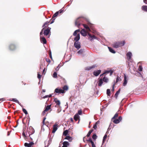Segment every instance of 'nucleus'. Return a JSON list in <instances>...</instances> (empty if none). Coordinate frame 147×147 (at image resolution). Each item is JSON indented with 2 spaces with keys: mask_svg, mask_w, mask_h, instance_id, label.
Returning <instances> with one entry per match:
<instances>
[{
  "mask_svg": "<svg viewBox=\"0 0 147 147\" xmlns=\"http://www.w3.org/2000/svg\"><path fill=\"white\" fill-rule=\"evenodd\" d=\"M34 144L33 142H30L29 144H28V147H31V146Z\"/></svg>",
  "mask_w": 147,
  "mask_h": 147,
  "instance_id": "42",
  "label": "nucleus"
},
{
  "mask_svg": "<svg viewBox=\"0 0 147 147\" xmlns=\"http://www.w3.org/2000/svg\"><path fill=\"white\" fill-rule=\"evenodd\" d=\"M125 44L124 41H118L114 42L113 45V47L115 48H117L119 47L123 46Z\"/></svg>",
  "mask_w": 147,
  "mask_h": 147,
  "instance_id": "1",
  "label": "nucleus"
},
{
  "mask_svg": "<svg viewBox=\"0 0 147 147\" xmlns=\"http://www.w3.org/2000/svg\"><path fill=\"white\" fill-rule=\"evenodd\" d=\"M108 48L109 51L113 53H115V51L112 48L109 47H108Z\"/></svg>",
  "mask_w": 147,
  "mask_h": 147,
  "instance_id": "25",
  "label": "nucleus"
},
{
  "mask_svg": "<svg viewBox=\"0 0 147 147\" xmlns=\"http://www.w3.org/2000/svg\"><path fill=\"white\" fill-rule=\"evenodd\" d=\"M31 129H32V132H33L32 133L30 134H32L34 133V130L33 129V128L32 127H31Z\"/></svg>",
  "mask_w": 147,
  "mask_h": 147,
  "instance_id": "57",
  "label": "nucleus"
},
{
  "mask_svg": "<svg viewBox=\"0 0 147 147\" xmlns=\"http://www.w3.org/2000/svg\"><path fill=\"white\" fill-rule=\"evenodd\" d=\"M40 40L41 42H43V43L44 44H45L46 43L47 41L45 38L44 37H41L40 38Z\"/></svg>",
  "mask_w": 147,
  "mask_h": 147,
  "instance_id": "17",
  "label": "nucleus"
},
{
  "mask_svg": "<svg viewBox=\"0 0 147 147\" xmlns=\"http://www.w3.org/2000/svg\"><path fill=\"white\" fill-rule=\"evenodd\" d=\"M98 121H97L93 126V128L95 129H96L97 128V124L98 123Z\"/></svg>",
  "mask_w": 147,
  "mask_h": 147,
  "instance_id": "43",
  "label": "nucleus"
},
{
  "mask_svg": "<svg viewBox=\"0 0 147 147\" xmlns=\"http://www.w3.org/2000/svg\"><path fill=\"white\" fill-rule=\"evenodd\" d=\"M97 65L96 64H94L91 66L87 67L86 68V69L87 70H89L92 69H94L97 67Z\"/></svg>",
  "mask_w": 147,
  "mask_h": 147,
  "instance_id": "10",
  "label": "nucleus"
},
{
  "mask_svg": "<svg viewBox=\"0 0 147 147\" xmlns=\"http://www.w3.org/2000/svg\"><path fill=\"white\" fill-rule=\"evenodd\" d=\"M88 25H87L86 24H83V25L84 27L86 29V30L88 32H89L91 31L89 27H91V24L89 22L88 23Z\"/></svg>",
  "mask_w": 147,
  "mask_h": 147,
  "instance_id": "6",
  "label": "nucleus"
},
{
  "mask_svg": "<svg viewBox=\"0 0 147 147\" xmlns=\"http://www.w3.org/2000/svg\"><path fill=\"white\" fill-rule=\"evenodd\" d=\"M110 70H106L105 71V72L103 73V74H108L110 73Z\"/></svg>",
  "mask_w": 147,
  "mask_h": 147,
  "instance_id": "46",
  "label": "nucleus"
},
{
  "mask_svg": "<svg viewBox=\"0 0 147 147\" xmlns=\"http://www.w3.org/2000/svg\"><path fill=\"white\" fill-rule=\"evenodd\" d=\"M83 51L84 50L83 49H81L77 52V53L79 54H81L83 53Z\"/></svg>",
  "mask_w": 147,
  "mask_h": 147,
  "instance_id": "33",
  "label": "nucleus"
},
{
  "mask_svg": "<svg viewBox=\"0 0 147 147\" xmlns=\"http://www.w3.org/2000/svg\"><path fill=\"white\" fill-rule=\"evenodd\" d=\"M53 95V94H50L49 95H45V96H43L42 97V98L43 99H45L46 98H48V97H49V98L51 97Z\"/></svg>",
  "mask_w": 147,
  "mask_h": 147,
  "instance_id": "28",
  "label": "nucleus"
},
{
  "mask_svg": "<svg viewBox=\"0 0 147 147\" xmlns=\"http://www.w3.org/2000/svg\"><path fill=\"white\" fill-rule=\"evenodd\" d=\"M43 30H44V28H43L42 29L41 32L40 33V38L42 37V33H43Z\"/></svg>",
  "mask_w": 147,
  "mask_h": 147,
  "instance_id": "44",
  "label": "nucleus"
},
{
  "mask_svg": "<svg viewBox=\"0 0 147 147\" xmlns=\"http://www.w3.org/2000/svg\"><path fill=\"white\" fill-rule=\"evenodd\" d=\"M22 111L23 112L26 114L27 115L28 114V112L26 109L24 108L22 109Z\"/></svg>",
  "mask_w": 147,
  "mask_h": 147,
  "instance_id": "41",
  "label": "nucleus"
},
{
  "mask_svg": "<svg viewBox=\"0 0 147 147\" xmlns=\"http://www.w3.org/2000/svg\"><path fill=\"white\" fill-rule=\"evenodd\" d=\"M53 77L54 78H56L57 77V74L56 72H54L53 74Z\"/></svg>",
  "mask_w": 147,
  "mask_h": 147,
  "instance_id": "38",
  "label": "nucleus"
},
{
  "mask_svg": "<svg viewBox=\"0 0 147 147\" xmlns=\"http://www.w3.org/2000/svg\"><path fill=\"white\" fill-rule=\"evenodd\" d=\"M143 2L146 4H147V0H143Z\"/></svg>",
  "mask_w": 147,
  "mask_h": 147,
  "instance_id": "61",
  "label": "nucleus"
},
{
  "mask_svg": "<svg viewBox=\"0 0 147 147\" xmlns=\"http://www.w3.org/2000/svg\"><path fill=\"white\" fill-rule=\"evenodd\" d=\"M120 89H119L115 93V97L117 99L118 94L120 93Z\"/></svg>",
  "mask_w": 147,
  "mask_h": 147,
  "instance_id": "23",
  "label": "nucleus"
},
{
  "mask_svg": "<svg viewBox=\"0 0 147 147\" xmlns=\"http://www.w3.org/2000/svg\"><path fill=\"white\" fill-rule=\"evenodd\" d=\"M54 101L56 103L57 105H59L60 104V100H58L57 98H54Z\"/></svg>",
  "mask_w": 147,
  "mask_h": 147,
  "instance_id": "19",
  "label": "nucleus"
},
{
  "mask_svg": "<svg viewBox=\"0 0 147 147\" xmlns=\"http://www.w3.org/2000/svg\"><path fill=\"white\" fill-rule=\"evenodd\" d=\"M63 10L61 9L59 11V13H61L63 12Z\"/></svg>",
  "mask_w": 147,
  "mask_h": 147,
  "instance_id": "50",
  "label": "nucleus"
},
{
  "mask_svg": "<svg viewBox=\"0 0 147 147\" xmlns=\"http://www.w3.org/2000/svg\"><path fill=\"white\" fill-rule=\"evenodd\" d=\"M59 13V11H57L53 15L52 19H53L54 18L56 17L58 15Z\"/></svg>",
  "mask_w": 147,
  "mask_h": 147,
  "instance_id": "26",
  "label": "nucleus"
},
{
  "mask_svg": "<svg viewBox=\"0 0 147 147\" xmlns=\"http://www.w3.org/2000/svg\"><path fill=\"white\" fill-rule=\"evenodd\" d=\"M101 71L100 70L94 71L93 72V74L95 76H98L101 73Z\"/></svg>",
  "mask_w": 147,
  "mask_h": 147,
  "instance_id": "14",
  "label": "nucleus"
},
{
  "mask_svg": "<svg viewBox=\"0 0 147 147\" xmlns=\"http://www.w3.org/2000/svg\"><path fill=\"white\" fill-rule=\"evenodd\" d=\"M49 56L50 58H51V59H52V55L51 54V52H50V53L49 54Z\"/></svg>",
  "mask_w": 147,
  "mask_h": 147,
  "instance_id": "64",
  "label": "nucleus"
},
{
  "mask_svg": "<svg viewBox=\"0 0 147 147\" xmlns=\"http://www.w3.org/2000/svg\"><path fill=\"white\" fill-rule=\"evenodd\" d=\"M41 75L40 74H38L37 77L39 79L40 78H41Z\"/></svg>",
  "mask_w": 147,
  "mask_h": 147,
  "instance_id": "54",
  "label": "nucleus"
},
{
  "mask_svg": "<svg viewBox=\"0 0 147 147\" xmlns=\"http://www.w3.org/2000/svg\"><path fill=\"white\" fill-rule=\"evenodd\" d=\"M51 28H48L47 29L44 31V34L45 35L47 36L49 34Z\"/></svg>",
  "mask_w": 147,
  "mask_h": 147,
  "instance_id": "13",
  "label": "nucleus"
},
{
  "mask_svg": "<svg viewBox=\"0 0 147 147\" xmlns=\"http://www.w3.org/2000/svg\"><path fill=\"white\" fill-rule=\"evenodd\" d=\"M9 100L11 101H12L13 102H15L18 103L19 105H20L21 107H23V106L20 104V103L19 102V101L16 98H12L11 99Z\"/></svg>",
  "mask_w": 147,
  "mask_h": 147,
  "instance_id": "15",
  "label": "nucleus"
},
{
  "mask_svg": "<svg viewBox=\"0 0 147 147\" xmlns=\"http://www.w3.org/2000/svg\"><path fill=\"white\" fill-rule=\"evenodd\" d=\"M58 124H57V123L53 125V129L52 131L53 133H55L57 130L58 127Z\"/></svg>",
  "mask_w": 147,
  "mask_h": 147,
  "instance_id": "9",
  "label": "nucleus"
},
{
  "mask_svg": "<svg viewBox=\"0 0 147 147\" xmlns=\"http://www.w3.org/2000/svg\"><path fill=\"white\" fill-rule=\"evenodd\" d=\"M112 121L115 124H117L120 122V121L118 119H115L112 120Z\"/></svg>",
  "mask_w": 147,
  "mask_h": 147,
  "instance_id": "20",
  "label": "nucleus"
},
{
  "mask_svg": "<svg viewBox=\"0 0 147 147\" xmlns=\"http://www.w3.org/2000/svg\"><path fill=\"white\" fill-rule=\"evenodd\" d=\"M84 20V18L82 17L78 18L75 21L76 25L78 26H80L82 24V23L83 22Z\"/></svg>",
  "mask_w": 147,
  "mask_h": 147,
  "instance_id": "3",
  "label": "nucleus"
},
{
  "mask_svg": "<svg viewBox=\"0 0 147 147\" xmlns=\"http://www.w3.org/2000/svg\"><path fill=\"white\" fill-rule=\"evenodd\" d=\"M141 9L145 12H147V6L143 5L141 7Z\"/></svg>",
  "mask_w": 147,
  "mask_h": 147,
  "instance_id": "18",
  "label": "nucleus"
},
{
  "mask_svg": "<svg viewBox=\"0 0 147 147\" xmlns=\"http://www.w3.org/2000/svg\"><path fill=\"white\" fill-rule=\"evenodd\" d=\"M9 49L11 50H13L15 49L16 47L13 44H11L9 47Z\"/></svg>",
  "mask_w": 147,
  "mask_h": 147,
  "instance_id": "16",
  "label": "nucleus"
},
{
  "mask_svg": "<svg viewBox=\"0 0 147 147\" xmlns=\"http://www.w3.org/2000/svg\"><path fill=\"white\" fill-rule=\"evenodd\" d=\"M46 119V117H44L43 118V121H42V122H43V125H44L45 121Z\"/></svg>",
  "mask_w": 147,
  "mask_h": 147,
  "instance_id": "55",
  "label": "nucleus"
},
{
  "mask_svg": "<svg viewBox=\"0 0 147 147\" xmlns=\"http://www.w3.org/2000/svg\"><path fill=\"white\" fill-rule=\"evenodd\" d=\"M55 18H53V19H51V20H52V21L51 22V23H50V24H52L54 22V20H55Z\"/></svg>",
  "mask_w": 147,
  "mask_h": 147,
  "instance_id": "52",
  "label": "nucleus"
},
{
  "mask_svg": "<svg viewBox=\"0 0 147 147\" xmlns=\"http://www.w3.org/2000/svg\"><path fill=\"white\" fill-rule=\"evenodd\" d=\"M128 80L127 79V77L126 76V75L125 74H124V82L123 83V85L124 86H125L127 84V80Z\"/></svg>",
  "mask_w": 147,
  "mask_h": 147,
  "instance_id": "12",
  "label": "nucleus"
},
{
  "mask_svg": "<svg viewBox=\"0 0 147 147\" xmlns=\"http://www.w3.org/2000/svg\"><path fill=\"white\" fill-rule=\"evenodd\" d=\"M74 46L78 50L81 48V44L79 42H75L74 44Z\"/></svg>",
  "mask_w": 147,
  "mask_h": 147,
  "instance_id": "7",
  "label": "nucleus"
},
{
  "mask_svg": "<svg viewBox=\"0 0 147 147\" xmlns=\"http://www.w3.org/2000/svg\"><path fill=\"white\" fill-rule=\"evenodd\" d=\"M82 111L81 110H79L78 111V113L77 114H78V115H81L82 114Z\"/></svg>",
  "mask_w": 147,
  "mask_h": 147,
  "instance_id": "45",
  "label": "nucleus"
},
{
  "mask_svg": "<svg viewBox=\"0 0 147 147\" xmlns=\"http://www.w3.org/2000/svg\"><path fill=\"white\" fill-rule=\"evenodd\" d=\"M51 140H49L48 142V145H50L51 144Z\"/></svg>",
  "mask_w": 147,
  "mask_h": 147,
  "instance_id": "59",
  "label": "nucleus"
},
{
  "mask_svg": "<svg viewBox=\"0 0 147 147\" xmlns=\"http://www.w3.org/2000/svg\"><path fill=\"white\" fill-rule=\"evenodd\" d=\"M113 71L112 70H110V76H111L112 74L113 73Z\"/></svg>",
  "mask_w": 147,
  "mask_h": 147,
  "instance_id": "51",
  "label": "nucleus"
},
{
  "mask_svg": "<svg viewBox=\"0 0 147 147\" xmlns=\"http://www.w3.org/2000/svg\"><path fill=\"white\" fill-rule=\"evenodd\" d=\"M50 22H49V21H47L44 24H43V25L42 26V27H44L46 25H47Z\"/></svg>",
  "mask_w": 147,
  "mask_h": 147,
  "instance_id": "47",
  "label": "nucleus"
},
{
  "mask_svg": "<svg viewBox=\"0 0 147 147\" xmlns=\"http://www.w3.org/2000/svg\"><path fill=\"white\" fill-rule=\"evenodd\" d=\"M80 117L79 116L78 114H76L74 117V119L76 121H77Z\"/></svg>",
  "mask_w": 147,
  "mask_h": 147,
  "instance_id": "21",
  "label": "nucleus"
},
{
  "mask_svg": "<svg viewBox=\"0 0 147 147\" xmlns=\"http://www.w3.org/2000/svg\"><path fill=\"white\" fill-rule=\"evenodd\" d=\"M91 144H92V147H96L94 145V142H93V143H92Z\"/></svg>",
  "mask_w": 147,
  "mask_h": 147,
  "instance_id": "62",
  "label": "nucleus"
},
{
  "mask_svg": "<svg viewBox=\"0 0 147 147\" xmlns=\"http://www.w3.org/2000/svg\"><path fill=\"white\" fill-rule=\"evenodd\" d=\"M121 80V79L118 76H117V78L116 83H117V82H118L120 81Z\"/></svg>",
  "mask_w": 147,
  "mask_h": 147,
  "instance_id": "40",
  "label": "nucleus"
},
{
  "mask_svg": "<svg viewBox=\"0 0 147 147\" xmlns=\"http://www.w3.org/2000/svg\"><path fill=\"white\" fill-rule=\"evenodd\" d=\"M63 90H64L67 91L68 89V87L67 86H64L63 88Z\"/></svg>",
  "mask_w": 147,
  "mask_h": 147,
  "instance_id": "32",
  "label": "nucleus"
},
{
  "mask_svg": "<svg viewBox=\"0 0 147 147\" xmlns=\"http://www.w3.org/2000/svg\"><path fill=\"white\" fill-rule=\"evenodd\" d=\"M51 105H47L46 107L45 111H47L50 109H51Z\"/></svg>",
  "mask_w": 147,
  "mask_h": 147,
  "instance_id": "29",
  "label": "nucleus"
},
{
  "mask_svg": "<svg viewBox=\"0 0 147 147\" xmlns=\"http://www.w3.org/2000/svg\"><path fill=\"white\" fill-rule=\"evenodd\" d=\"M54 92L58 94L63 93L65 92V91L63 89L58 88H56Z\"/></svg>",
  "mask_w": 147,
  "mask_h": 147,
  "instance_id": "8",
  "label": "nucleus"
},
{
  "mask_svg": "<svg viewBox=\"0 0 147 147\" xmlns=\"http://www.w3.org/2000/svg\"><path fill=\"white\" fill-rule=\"evenodd\" d=\"M103 83L102 80V79H100L98 81V86H102Z\"/></svg>",
  "mask_w": 147,
  "mask_h": 147,
  "instance_id": "22",
  "label": "nucleus"
},
{
  "mask_svg": "<svg viewBox=\"0 0 147 147\" xmlns=\"http://www.w3.org/2000/svg\"><path fill=\"white\" fill-rule=\"evenodd\" d=\"M63 145L67 147L69 145V143L67 142L64 141L63 143Z\"/></svg>",
  "mask_w": 147,
  "mask_h": 147,
  "instance_id": "31",
  "label": "nucleus"
},
{
  "mask_svg": "<svg viewBox=\"0 0 147 147\" xmlns=\"http://www.w3.org/2000/svg\"><path fill=\"white\" fill-rule=\"evenodd\" d=\"M28 144L27 143H25V144H24V146H27L28 147Z\"/></svg>",
  "mask_w": 147,
  "mask_h": 147,
  "instance_id": "60",
  "label": "nucleus"
},
{
  "mask_svg": "<svg viewBox=\"0 0 147 147\" xmlns=\"http://www.w3.org/2000/svg\"><path fill=\"white\" fill-rule=\"evenodd\" d=\"M118 119L120 121H120H121L122 120V117H121V116L119 117V119Z\"/></svg>",
  "mask_w": 147,
  "mask_h": 147,
  "instance_id": "53",
  "label": "nucleus"
},
{
  "mask_svg": "<svg viewBox=\"0 0 147 147\" xmlns=\"http://www.w3.org/2000/svg\"><path fill=\"white\" fill-rule=\"evenodd\" d=\"M93 129H91V130H90L88 132V133L87 135V136L88 137H89L90 136L91 134L93 132Z\"/></svg>",
  "mask_w": 147,
  "mask_h": 147,
  "instance_id": "34",
  "label": "nucleus"
},
{
  "mask_svg": "<svg viewBox=\"0 0 147 147\" xmlns=\"http://www.w3.org/2000/svg\"><path fill=\"white\" fill-rule=\"evenodd\" d=\"M4 100L5 99L4 98H1L0 99V101H4Z\"/></svg>",
  "mask_w": 147,
  "mask_h": 147,
  "instance_id": "63",
  "label": "nucleus"
},
{
  "mask_svg": "<svg viewBox=\"0 0 147 147\" xmlns=\"http://www.w3.org/2000/svg\"><path fill=\"white\" fill-rule=\"evenodd\" d=\"M68 133V130H66L63 132V135L66 136L67 135Z\"/></svg>",
  "mask_w": 147,
  "mask_h": 147,
  "instance_id": "37",
  "label": "nucleus"
},
{
  "mask_svg": "<svg viewBox=\"0 0 147 147\" xmlns=\"http://www.w3.org/2000/svg\"><path fill=\"white\" fill-rule=\"evenodd\" d=\"M107 94L108 96L110 95V91L109 89H107Z\"/></svg>",
  "mask_w": 147,
  "mask_h": 147,
  "instance_id": "36",
  "label": "nucleus"
},
{
  "mask_svg": "<svg viewBox=\"0 0 147 147\" xmlns=\"http://www.w3.org/2000/svg\"><path fill=\"white\" fill-rule=\"evenodd\" d=\"M80 32L81 34L84 36H86L87 34L88 35V33H89V32L86 30L84 29H82L80 31Z\"/></svg>",
  "mask_w": 147,
  "mask_h": 147,
  "instance_id": "5",
  "label": "nucleus"
},
{
  "mask_svg": "<svg viewBox=\"0 0 147 147\" xmlns=\"http://www.w3.org/2000/svg\"><path fill=\"white\" fill-rule=\"evenodd\" d=\"M118 116V114L117 113H116L114 115V117L112 118V120H113V119H115V118L117 117Z\"/></svg>",
  "mask_w": 147,
  "mask_h": 147,
  "instance_id": "39",
  "label": "nucleus"
},
{
  "mask_svg": "<svg viewBox=\"0 0 147 147\" xmlns=\"http://www.w3.org/2000/svg\"><path fill=\"white\" fill-rule=\"evenodd\" d=\"M127 59L128 61H130L132 56V54L130 52H128L126 54Z\"/></svg>",
  "mask_w": 147,
  "mask_h": 147,
  "instance_id": "11",
  "label": "nucleus"
},
{
  "mask_svg": "<svg viewBox=\"0 0 147 147\" xmlns=\"http://www.w3.org/2000/svg\"><path fill=\"white\" fill-rule=\"evenodd\" d=\"M97 138V136L95 134H94L93 135L92 138L93 139L95 140Z\"/></svg>",
  "mask_w": 147,
  "mask_h": 147,
  "instance_id": "35",
  "label": "nucleus"
},
{
  "mask_svg": "<svg viewBox=\"0 0 147 147\" xmlns=\"http://www.w3.org/2000/svg\"><path fill=\"white\" fill-rule=\"evenodd\" d=\"M80 30L78 29L76 30L73 34V35L74 36H76L74 38V40L75 41V42H79L78 40L80 38Z\"/></svg>",
  "mask_w": 147,
  "mask_h": 147,
  "instance_id": "2",
  "label": "nucleus"
},
{
  "mask_svg": "<svg viewBox=\"0 0 147 147\" xmlns=\"http://www.w3.org/2000/svg\"><path fill=\"white\" fill-rule=\"evenodd\" d=\"M142 68L141 66H140L139 69V70L140 71H142Z\"/></svg>",
  "mask_w": 147,
  "mask_h": 147,
  "instance_id": "49",
  "label": "nucleus"
},
{
  "mask_svg": "<svg viewBox=\"0 0 147 147\" xmlns=\"http://www.w3.org/2000/svg\"><path fill=\"white\" fill-rule=\"evenodd\" d=\"M103 81L107 83L108 82V79L106 77H104L103 79Z\"/></svg>",
  "mask_w": 147,
  "mask_h": 147,
  "instance_id": "30",
  "label": "nucleus"
},
{
  "mask_svg": "<svg viewBox=\"0 0 147 147\" xmlns=\"http://www.w3.org/2000/svg\"><path fill=\"white\" fill-rule=\"evenodd\" d=\"M87 141H89L91 143V144L93 143L94 142L92 140V138H90L88 140H87Z\"/></svg>",
  "mask_w": 147,
  "mask_h": 147,
  "instance_id": "48",
  "label": "nucleus"
},
{
  "mask_svg": "<svg viewBox=\"0 0 147 147\" xmlns=\"http://www.w3.org/2000/svg\"><path fill=\"white\" fill-rule=\"evenodd\" d=\"M59 65L55 69V70L56 71H58V70H59Z\"/></svg>",
  "mask_w": 147,
  "mask_h": 147,
  "instance_id": "58",
  "label": "nucleus"
},
{
  "mask_svg": "<svg viewBox=\"0 0 147 147\" xmlns=\"http://www.w3.org/2000/svg\"><path fill=\"white\" fill-rule=\"evenodd\" d=\"M107 135L106 134H105L103 138L102 142V144H103L105 143V140L107 138Z\"/></svg>",
  "mask_w": 147,
  "mask_h": 147,
  "instance_id": "27",
  "label": "nucleus"
},
{
  "mask_svg": "<svg viewBox=\"0 0 147 147\" xmlns=\"http://www.w3.org/2000/svg\"><path fill=\"white\" fill-rule=\"evenodd\" d=\"M65 139L67 140L70 142L71 141L72 139V137L69 136H66Z\"/></svg>",
  "mask_w": 147,
  "mask_h": 147,
  "instance_id": "24",
  "label": "nucleus"
},
{
  "mask_svg": "<svg viewBox=\"0 0 147 147\" xmlns=\"http://www.w3.org/2000/svg\"><path fill=\"white\" fill-rule=\"evenodd\" d=\"M115 84H113V86H112V91H114V86H115Z\"/></svg>",
  "mask_w": 147,
  "mask_h": 147,
  "instance_id": "56",
  "label": "nucleus"
},
{
  "mask_svg": "<svg viewBox=\"0 0 147 147\" xmlns=\"http://www.w3.org/2000/svg\"><path fill=\"white\" fill-rule=\"evenodd\" d=\"M88 39L91 41H92L94 39L98 40V38L94 35H91L90 33H88Z\"/></svg>",
  "mask_w": 147,
  "mask_h": 147,
  "instance_id": "4",
  "label": "nucleus"
}]
</instances>
